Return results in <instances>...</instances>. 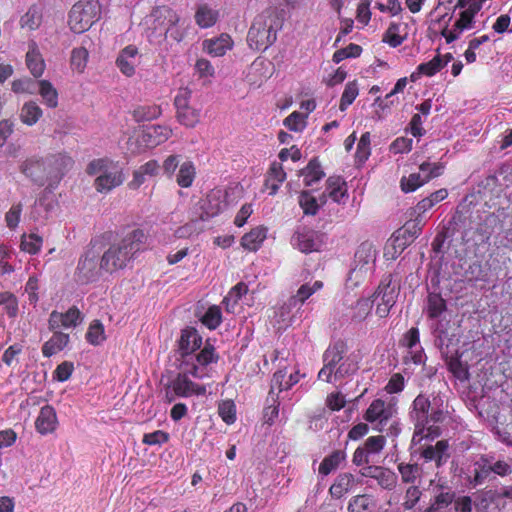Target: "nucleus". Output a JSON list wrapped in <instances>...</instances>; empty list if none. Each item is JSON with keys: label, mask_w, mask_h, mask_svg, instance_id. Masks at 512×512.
I'll list each match as a JSON object with an SVG mask.
<instances>
[{"label": "nucleus", "mask_w": 512, "mask_h": 512, "mask_svg": "<svg viewBox=\"0 0 512 512\" xmlns=\"http://www.w3.org/2000/svg\"><path fill=\"white\" fill-rule=\"evenodd\" d=\"M71 157L54 154L46 157H30L20 166L21 172L38 186L47 185V189L54 190L65 173L71 168Z\"/></svg>", "instance_id": "1"}, {"label": "nucleus", "mask_w": 512, "mask_h": 512, "mask_svg": "<svg viewBox=\"0 0 512 512\" xmlns=\"http://www.w3.org/2000/svg\"><path fill=\"white\" fill-rule=\"evenodd\" d=\"M146 238L143 230L133 229L113 242L102 255L104 271L112 273L126 268L135 254L142 250Z\"/></svg>", "instance_id": "2"}, {"label": "nucleus", "mask_w": 512, "mask_h": 512, "mask_svg": "<svg viewBox=\"0 0 512 512\" xmlns=\"http://www.w3.org/2000/svg\"><path fill=\"white\" fill-rule=\"evenodd\" d=\"M284 18L276 8H268L257 15L249 29L247 42L255 51H265L277 39Z\"/></svg>", "instance_id": "3"}, {"label": "nucleus", "mask_w": 512, "mask_h": 512, "mask_svg": "<svg viewBox=\"0 0 512 512\" xmlns=\"http://www.w3.org/2000/svg\"><path fill=\"white\" fill-rule=\"evenodd\" d=\"M101 18V5L98 0H81L75 3L70 12L68 24L74 33L87 31Z\"/></svg>", "instance_id": "4"}, {"label": "nucleus", "mask_w": 512, "mask_h": 512, "mask_svg": "<svg viewBox=\"0 0 512 512\" xmlns=\"http://www.w3.org/2000/svg\"><path fill=\"white\" fill-rule=\"evenodd\" d=\"M399 293V282L394 280L391 274L384 276L372 296V302L376 305V314L380 318L388 316L397 301Z\"/></svg>", "instance_id": "5"}, {"label": "nucleus", "mask_w": 512, "mask_h": 512, "mask_svg": "<svg viewBox=\"0 0 512 512\" xmlns=\"http://www.w3.org/2000/svg\"><path fill=\"white\" fill-rule=\"evenodd\" d=\"M102 271H104L102 257L100 258L99 253L92 246L79 259L76 268L77 280L82 284L94 282L100 278Z\"/></svg>", "instance_id": "6"}, {"label": "nucleus", "mask_w": 512, "mask_h": 512, "mask_svg": "<svg viewBox=\"0 0 512 512\" xmlns=\"http://www.w3.org/2000/svg\"><path fill=\"white\" fill-rule=\"evenodd\" d=\"M180 21L179 14L167 5L154 7L145 18V23L152 34L160 36L163 35L165 30H169L171 25L179 24Z\"/></svg>", "instance_id": "7"}, {"label": "nucleus", "mask_w": 512, "mask_h": 512, "mask_svg": "<svg viewBox=\"0 0 512 512\" xmlns=\"http://www.w3.org/2000/svg\"><path fill=\"white\" fill-rule=\"evenodd\" d=\"M397 414L395 403L385 402L382 399H375L367 408L364 419L369 423L377 422L376 429L384 432V425L393 419Z\"/></svg>", "instance_id": "8"}, {"label": "nucleus", "mask_w": 512, "mask_h": 512, "mask_svg": "<svg viewBox=\"0 0 512 512\" xmlns=\"http://www.w3.org/2000/svg\"><path fill=\"white\" fill-rule=\"evenodd\" d=\"M346 352V344L337 341L330 345L323 354L324 366L318 373L320 380L331 383L335 379V370L341 363Z\"/></svg>", "instance_id": "9"}, {"label": "nucleus", "mask_w": 512, "mask_h": 512, "mask_svg": "<svg viewBox=\"0 0 512 512\" xmlns=\"http://www.w3.org/2000/svg\"><path fill=\"white\" fill-rule=\"evenodd\" d=\"M443 168V165L439 163H422L419 167L420 171L426 172L429 170V173L425 176H422L420 173H412L408 177H402V190L406 193L415 191L418 187L422 186L426 182L440 176L443 172Z\"/></svg>", "instance_id": "10"}, {"label": "nucleus", "mask_w": 512, "mask_h": 512, "mask_svg": "<svg viewBox=\"0 0 512 512\" xmlns=\"http://www.w3.org/2000/svg\"><path fill=\"white\" fill-rule=\"evenodd\" d=\"M291 244L302 253L319 251L323 244V234L307 227H300L293 234Z\"/></svg>", "instance_id": "11"}, {"label": "nucleus", "mask_w": 512, "mask_h": 512, "mask_svg": "<svg viewBox=\"0 0 512 512\" xmlns=\"http://www.w3.org/2000/svg\"><path fill=\"white\" fill-rule=\"evenodd\" d=\"M376 259V250L370 242H363L355 252V267L351 270L350 279L353 276L358 280L371 271Z\"/></svg>", "instance_id": "12"}, {"label": "nucleus", "mask_w": 512, "mask_h": 512, "mask_svg": "<svg viewBox=\"0 0 512 512\" xmlns=\"http://www.w3.org/2000/svg\"><path fill=\"white\" fill-rule=\"evenodd\" d=\"M125 180L122 167L112 162L107 169L95 179V188L100 193H107L120 186Z\"/></svg>", "instance_id": "13"}, {"label": "nucleus", "mask_w": 512, "mask_h": 512, "mask_svg": "<svg viewBox=\"0 0 512 512\" xmlns=\"http://www.w3.org/2000/svg\"><path fill=\"white\" fill-rule=\"evenodd\" d=\"M417 451L426 462L433 461L437 468L445 465L450 458L449 444L447 440H439L434 445H421Z\"/></svg>", "instance_id": "14"}, {"label": "nucleus", "mask_w": 512, "mask_h": 512, "mask_svg": "<svg viewBox=\"0 0 512 512\" xmlns=\"http://www.w3.org/2000/svg\"><path fill=\"white\" fill-rule=\"evenodd\" d=\"M430 408L429 399L420 394L413 401V410L411 417L415 420V432L412 442L416 443L417 437L423 433L426 425L428 424V412Z\"/></svg>", "instance_id": "15"}, {"label": "nucleus", "mask_w": 512, "mask_h": 512, "mask_svg": "<svg viewBox=\"0 0 512 512\" xmlns=\"http://www.w3.org/2000/svg\"><path fill=\"white\" fill-rule=\"evenodd\" d=\"M364 477H370L377 481L378 485L386 490H393L397 485V475L388 468L368 465L360 470Z\"/></svg>", "instance_id": "16"}, {"label": "nucleus", "mask_w": 512, "mask_h": 512, "mask_svg": "<svg viewBox=\"0 0 512 512\" xmlns=\"http://www.w3.org/2000/svg\"><path fill=\"white\" fill-rule=\"evenodd\" d=\"M82 321L81 312L79 309L75 306H72L68 309L65 313H60L57 311H52L48 324L50 330H56L61 327L63 328H70V327H76L79 323Z\"/></svg>", "instance_id": "17"}, {"label": "nucleus", "mask_w": 512, "mask_h": 512, "mask_svg": "<svg viewBox=\"0 0 512 512\" xmlns=\"http://www.w3.org/2000/svg\"><path fill=\"white\" fill-rule=\"evenodd\" d=\"M138 64V49L136 46L129 45L121 50L117 59L116 65L120 71L130 77L135 73V67Z\"/></svg>", "instance_id": "18"}, {"label": "nucleus", "mask_w": 512, "mask_h": 512, "mask_svg": "<svg viewBox=\"0 0 512 512\" xmlns=\"http://www.w3.org/2000/svg\"><path fill=\"white\" fill-rule=\"evenodd\" d=\"M171 384L178 397H189L193 394L204 395L206 393L205 386L197 385L185 373H179Z\"/></svg>", "instance_id": "19"}, {"label": "nucleus", "mask_w": 512, "mask_h": 512, "mask_svg": "<svg viewBox=\"0 0 512 512\" xmlns=\"http://www.w3.org/2000/svg\"><path fill=\"white\" fill-rule=\"evenodd\" d=\"M58 421L55 409L50 405L41 408L35 421V428L41 435H46L55 431Z\"/></svg>", "instance_id": "20"}, {"label": "nucleus", "mask_w": 512, "mask_h": 512, "mask_svg": "<svg viewBox=\"0 0 512 512\" xmlns=\"http://www.w3.org/2000/svg\"><path fill=\"white\" fill-rule=\"evenodd\" d=\"M473 25L474 17L463 10L459 15V19L453 25V29L448 30L447 26H445L441 31V35L445 37L447 43H451L457 40L464 30L473 28Z\"/></svg>", "instance_id": "21"}, {"label": "nucleus", "mask_w": 512, "mask_h": 512, "mask_svg": "<svg viewBox=\"0 0 512 512\" xmlns=\"http://www.w3.org/2000/svg\"><path fill=\"white\" fill-rule=\"evenodd\" d=\"M419 330L418 328L412 327L409 329L403 338L404 345L408 348V354L410 360L414 364H421L424 362L426 356L424 354V351L421 347L419 349H415L419 344Z\"/></svg>", "instance_id": "22"}, {"label": "nucleus", "mask_w": 512, "mask_h": 512, "mask_svg": "<svg viewBox=\"0 0 512 512\" xmlns=\"http://www.w3.org/2000/svg\"><path fill=\"white\" fill-rule=\"evenodd\" d=\"M202 344V338L197 330L192 327H187L182 330L180 339L178 341L179 351L182 356H186L199 349Z\"/></svg>", "instance_id": "23"}, {"label": "nucleus", "mask_w": 512, "mask_h": 512, "mask_svg": "<svg viewBox=\"0 0 512 512\" xmlns=\"http://www.w3.org/2000/svg\"><path fill=\"white\" fill-rule=\"evenodd\" d=\"M202 46L209 55L221 57L232 48L233 41L228 34H221L217 38L204 40Z\"/></svg>", "instance_id": "24"}, {"label": "nucleus", "mask_w": 512, "mask_h": 512, "mask_svg": "<svg viewBox=\"0 0 512 512\" xmlns=\"http://www.w3.org/2000/svg\"><path fill=\"white\" fill-rule=\"evenodd\" d=\"M500 500L501 496L498 490H485L478 495L476 508L482 512H498Z\"/></svg>", "instance_id": "25"}, {"label": "nucleus", "mask_w": 512, "mask_h": 512, "mask_svg": "<svg viewBox=\"0 0 512 512\" xmlns=\"http://www.w3.org/2000/svg\"><path fill=\"white\" fill-rule=\"evenodd\" d=\"M397 469L403 483L412 485L420 484L423 468L419 464L401 462L397 465Z\"/></svg>", "instance_id": "26"}, {"label": "nucleus", "mask_w": 512, "mask_h": 512, "mask_svg": "<svg viewBox=\"0 0 512 512\" xmlns=\"http://www.w3.org/2000/svg\"><path fill=\"white\" fill-rule=\"evenodd\" d=\"M323 288L322 281H315L313 284L305 283L299 287L297 293L291 296L286 303V305L290 307H297L304 304V302L312 296L315 292L319 291Z\"/></svg>", "instance_id": "27"}, {"label": "nucleus", "mask_w": 512, "mask_h": 512, "mask_svg": "<svg viewBox=\"0 0 512 512\" xmlns=\"http://www.w3.org/2000/svg\"><path fill=\"white\" fill-rule=\"evenodd\" d=\"M26 64L34 77L37 78L43 74L45 63L35 42L29 44V50L26 54Z\"/></svg>", "instance_id": "28"}, {"label": "nucleus", "mask_w": 512, "mask_h": 512, "mask_svg": "<svg viewBox=\"0 0 512 512\" xmlns=\"http://www.w3.org/2000/svg\"><path fill=\"white\" fill-rule=\"evenodd\" d=\"M267 229L259 226L246 233L241 239V245L249 251H257L266 239Z\"/></svg>", "instance_id": "29"}, {"label": "nucleus", "mask_w": 512, "mask_h": 512, "mask_svg": "<svg viewBox=\"0 0 512 512\" xmlns=\"http://www.w3.org/2000/svg\"><path fill=\"white\" fill-rule=\"evenodd\" d=\"M69 343V335L62 332H54L53 336L44 343L42 353L45 357H51L64 349Z\"/></svg>", "instance_id": "30"}, {"label": "nucleus", "mask_w": 512, "mask_h": 512, "mask_svg": "<svg viewBox=\"0 0 512 512\" xmlns=\"http://www.w3.org/2000/svg\"><path fill=\"white\" fill-rule=\"evenodd\" d=\"M326 192L336 203H341L347 197L346 183L338 176L329 177L326 181Z\"/></svg>", "instance_id": "31"}, {"label": "nucleus", "mask_w": 512, "mask_h": 512, "mask_svg": "<svg viewBox=\"0 0 512 512\" xmlns=\"http://www.w3.org/2000/svg\"><path fill=\"white\" fill-rule=\"evenodd\" d=\"M353 481L354 476L351 473L339 474L329 489L331 496L336 499L342 498L350 490Z\"/></svg>", "instance_id": "32"}, {"label": "nucleus", "mask_w": 512, "mask_h": 512, "mask_svg": "<svg viewBox=\"0 0 512 512\" xmlns=\"http://www.w3.org/2000/svg\"><path fill=\"white\" fill-rule=\"evenodd\" d=\"M447 309L446 301L441 294L430 292L427 296L426 312L430 319L439 318Z\"/></svg>", "instance_id": "33"}, {"label": "nucleus", "mask_w": 512, "mask_h": 512, "mask_svg": "<svg viewBox=\"0 0 512 512\" xmlns=\"http://www.w3.org/2000/svg\"><path fill=\"white\" fill-rule=\"evenodd\" d=\"M218 16L217 10L212 9L207 4H201L197 7L195 21L201 28H209L216 23Z\"/></svg>", "instance_id": "34"}, {"label": "nucleus", "mask_w": 512, "mask_h": 512, "mask_svg": "<svg viewBox=\"0 0 512 512\" xmlns=\"http://www.w3.org/2000/svg\"><path fill=\"white\" fill-rule=\"evenodd\" d=\"M301 175L304 176L305 185L312 186L324 177V172L321 169L320 162L316 158H313L309 161L308 165L301 170Z\"/></svg>", "instance_id": "35"}, {"label": "nucleus", "mask_w": 512, "mask_h": 512, "mask_svg": "<svg viewBox=\"0 0 512 512\" xmlns=\"http://www.w3.org/2000/svg\"><path fill=\"white\" fill-rule=\"evenodd\" d=\"M475 474L472 483L474 485H480L485 482V480L492 473L491 468V456L490 455H482L479 460L475 462Z\"/></svg>", "instance_id": "36"}, {"label": "nucleus", "mask_w": 512, "mask_h": 512, "mask_svg": "<svg viewBox=\"0 0 512 512\" xmlns=\"http://www.w3.org/2000/svg\"><path fill=\"white\" fill-rule=\"evenodd\" d=\"M346 454L344 451L336 450L332 452L329 456L325 457L320 466H319V473L327 476L332 471L337 469L342 461L345 460Z\"/></svg>", "instance_id": "37"}, {"label": "nucleus", "mask_w": 512, "mask_h": 512, "mask_svg": "<svg viewBox=\"0 0 512 512\" xmlns=\"http://www.w3.org/2000/svg\"><path fill=\"white\" fill-rule=\"evenodd\" d=\"M196 175V169L191 161L181 163L176 182L180 187L188 188L192 185Z\"/></svg>", "instance_id": "38"}, {"label": "nucleus", "mask_w": 512, "mask_h": 512, "mask_svg": "<svg viewBox=\"0 0 512 512\" xmlns=\"http://www.w3.org/2000/svg\"><path fill=\"white\" fill-rule=\"evenodd\" d=\"M39 94L41 95L43 102L49 108H55L58 105V92L53 85L47 80H41L38 82Z\"/></svg>", "instance_id": "39"}, {"label": "nucleus", "mask_w": 512, "mask_h": 512, "mask_svg": "<svg viewBox=\"0 0 512 512\" xmlns=\"http://www.w3.org/2000/svg\"><path fill=\"white\" fill-rule=\"evenodd\" d=\"M41 22L42 12L41 9L36 5L31 6L20 20L21 27L27 28L29 30L37 29Z\"/></svg>", "instance_id": "40"}, {"label": "nucleus", "mask_w": 512, "mask_h": 512, "mask_svg": "<svg viewBox=\"0 0 512 512\" xmlns=\"http://www.w3.org/2000/svg\"><path fill=\"white\" fill-rule=\"evenodd\" d=\"M42 116V110L37 103L30 101L25 103L21 109L20 118L28 126L34 125Z\"/></svg>", "instance_id": "41"}, {"label": "nucleus", "mask_w": 512, "mask_h": 512, "mask_svg": "<svg viewBox=\"0 0 512 512\" xmlns=\"http://www.w3.org/2000/svg\"><path fill=\"white\" fill-rule=\"evenodd\" d=\"M372 497L367 494L354 496L348 505L349 512H372L374 508Z\"/></svg>", "instance_id": "42"}, {"label": "nucleus", "mask_w": 512, "mask_h": 512, "mask_svg": "<svg viewBox=\"0 0 512 512\" xmlns=\"http://www.w3.org/2000/svg\"><path fill=\"white\" fill-rule=\"evenodd\" d=\"M161 108L157 105H144L134 109L133 117L137 122L151 121L161 115Z\"/></svg>", "instance_id": "43"}, {"label": "nucleus", "mask_w": 512, "mask_h": 512, "mask_svg": "<svg viewBox=\"0 0 512 512\" xmlns=\"http://www.w3.org/2000/svg\"><path fill=\"white\" fill-rule=\"evenodd\" d=\"M208 206H203V213L200 215V220L205 221L216 216L221 210L222 205L219 200V196L216 193H212L207 196Z\"/></svg>", "instance_id": "44"}, {"label": "nucleus", "mask_w": 512, "mask_h": 512, "mask_svg": "<svg viewBox=\"0 0 512 512\" xmlns=\"http://www.w3.org/2000/svg\"><path fill=\"white\" fill-rule=\"evenodd\" d=\"M299 205L305 215H316L320 205L317 199L308 191L301 192L299 196Z\"/></svg>", "instance_id": "45"}, {"label": "nucleus", "mask_w": 512, "mask_h": 512, "mask_svg": "<svg viewBox=\"0 0 512 512\" xmlns=\"http://www.w3.org/2000/svg\"><path fill=\"white\" fill-rule=\"evenodd\" d=\"M104 326L99 320L93 321L86 334L87 341L92 345H99L105 340Z\"/></svg>", "instance_id": "46"}, {"label": "nucleus", "mask_w": 512, "mask_h": 512, "mask_svg": "<svg viewBox=\"0 0 512 512\" xmlns=\"http://www.w3.org/2000/svg\"><path fill=\"white\" fill-rule=\"evenodd\" d=\"M422 495V491L419 485L409 486L404 494V500L402 506L404 510H412L419 502Z\"/></svg>", "instance_id": "47"}, {"label": "nucleus", "mask_w": 512, "mask_h": 512, "mask_svg": "<svg viewBox=\"0 0 512 512\" xmlns=\"http://www.w3.org/2000/svg\"><path fill=\"white\" fill-rule=\"evenodd\" d=\"M359 89L356 81L348 82L345 86L344 92L341 96L339 108L341 111L347 109L349 105L353 103V101L358 96Z\"/></svg>", "instance_id": "48"}, {"label": "nucleus", "mask_w": 512, "mask_h": 512, "mask_svg": "<svg viewBox=\"0 0 512 512\" xmlns=\"http://www.w3.org/2000/svg\"><path fill=\"white\" fill-rule=\"evenodd\" d=\"M178 121L186 127H194L200 121V111L192 107L179 111L176 114Z\"/></svg>", "instance_id": "49"}, {"label": "nucleus", "mask_w": 512, "mask_h": 512, "mask_svg": "<svg viewBox=\"0 0 512 512\" xmlns=\"http://www.w3.org/2000/svg\"><path fill=\"white\" fill-rule=\"evenodd\" d=\"M445 67V63H442L440 55L435 56L432 60L422 63L417 67V73L426 76H433L438 71Z\"/></svg>", "instance_id": "50"}, {"label": "nucleus", "mask_w": 512, "mask_h": 512, "mask_svg": "<svg viewBox=\"0 0 512 512\" xmlns=\"http://www.w3.org/2000/svg\"><path fill=\"white\" fill-rule=\"evenodd\" d=\"M307 115H304L300 112L294 111L284 120V125L290 130L294 132L302 131L306 126Z\"/></svg>", "instance_id": "51"}, {"label": "nucleus", "mask_w": 512, "mask_h": 512, "mask_svg": "<svg viewBox=\"0 0 512 512\" xmlns=\"http://www.w3.org/2000/svg\"><path fill=\"white\" fill-rule=\"evenodd\" d=\"M221 310L218 306H211L203 315L201 321L209 329L217 328L221 323Z\"/></svg>", "instance_id": "52"}, {"label": "nucleus", "mask_w": 512, "mask_h": 512, "mask_svg": "<svg viewBox=\"0 0 512 512\" xmlns=\"http://www.w3.org/2000/svg\"><path fill=\"white\" fill-rule=\"evenodd\" d=\"M218 355L215 353V348L209 342H206L203 349L197 354L196 359L197 362L201 366H207L211 363H216L218 361Z\"/></svg>", "instance_id": "53"}, {"label": "nucleus", "mask_w": 512, "mask_h": 512, "mask_svg": "<svg viewBox=\"0 0 512 512\" xmlns=\"http://www.w3.org/2000/svg\"><path fill=\"white\" fill-rule=\"evenodd\" d=\"M42 238L37 234L23 236L21 241V249L29 254H36L42 246Z\"/></svg>", "instance_id": "54"}, {"label": "nucleus", "mask_w": 512, "mask_h": 512, "mask_svg": "<svg viewBox=\"0 0 512 512\" xmlns=\"http://www.w3.org/2000/svg\"><path fill=\"white\" fill-rule=\"evenodd\" d=\"M218 412L222 420L227 424H233L236 420L235 404L231 400L223 401L219 404Z\"/></svg>", "instance_id": "55"}, {"label": "nucleus", "mask_w": 512, "mask_h": 512, "mask_svg": "<svg viewBox=\"0 0 512 512\" xmlns=\"http://www.w3.org/2000/svg\"><path fill=\"white\" fill-rule=\"evenodd\" d=\"M201 231H203V227L200 226L199 220H192L177 228L174 235L177 238H189L194 234H199Z\"/></svg>", "instance_id": "56"}, {"label": "nucleus", "mask_w": 512, "mask_h": 512, "mask_svg": "<svg viewBox=\"0 0 512 512\" xmlns=\"http://www.w3.org/2000/svg\"><path fill=\"white\" fill-rule=\"evenodd\" d=\"M398 29H399L398 24L391 23L383 37V41L388 43L391 47H394V48L400 46L404 41V38L401 37L400 35H398V33H397Z\"/></svg>", "instance_id": "57"}, {"label": "nucleus", "mask_w": 512, "mask_h": 512, "mask_svg": "<svg viewBox=\"0 0 512 512\" xmlns=\"http://www.w3.org/2000/svg\"><path fill=\"white\" fill-rule=\"evenodd\" d=\"M370 155V133H364L357 145L356 158L360 162H364Z\"/></svg>", "instance_id": "58"}, {"label": "nucleus", "mask_w": 512, "mask_h": 512, "mask_svg": "<svg viewBox=\"0 0 512 512\" xmlns=\"http://www.w3.org/2000/svg\"><path fill=\"white\" fill-rule=\"evenodd\" d=\"M385 442V436H371L366 439L363 448L366 449L370 455L377 454L384 448Z\"/></svg>", "instance_id": "59"}, {"label": "nucleus", "mask_w": 512, "mask_h": 512, "mask_svg": "<svg viewBox=\"0 0 512 512\" xmlns=\"http://www.w3.org/2000/svg\"><path fill=\"white\" fill-rule=\"evenodd\" d=\"M286 179V173L283 170V167L278 162H273L268 171V177L266 179L265 185H269L271 181H276L278 183H283Z\"/></svg>", "instance_id": "60"}, {"label": "nucleus", "mask_w": 512, "mask_h": 512, "mask_svg": "<svg viewBox=\"0 0 512 512\" xmlns=\"http://www.w3.org/2000/svg\"><path fill=\"white\" fill-rule=\"evenodd\" d=\"M88 58V51L83 48H75L72 51L71 55V64L78 70L82 71L86 66V61Z\"/></svg>", "instance_id": "61"}, {"label": "nucleus", "mask_w": 512, "mask_h": 512, "mask_svg": "<svg viewBox=\"0 0 512 512\" xmlns=\"http://www.w3.org/2000/svg\"><path fill=\"white\" fill-rule=\"evenodd\" d=\"M358 366L355 362L348 358L341 361L339 366L335 370V380L344 378L347 375L353 374L357 371Z\"/></svg>", "instance_id": "62"}, {"label": "nucleus", "mask_w": 512, "mask_h": 512, "mask_svg": "<svg viewBox=\"0 0 512 512\" xmlns=\"http://www.w3.org/2000/svg\"><path fill=\"white\" fill-rule=\"evenodd\" d=\"M169 440V434L162 431L157 430L152 433H147L143 436V443L147 445H160L166 443Z\"/></svg>", "instance_id": "63"}, {"label": "nucleus", "mask_w": 512, "mask_h": 512, "mask_svg": "<svg viewBox=\"0 0 512 512\" xmlns=\"http://www.w3.org/2000/svg\"><path fill=\"white\" fill-rule=\"evenodd\" d=\"M22 212V204L18 203L13 205L5 215V221L9 228L14 229L18 226L20 215Z\"/></svg>", "instance_id": "64"}]
</instances>
